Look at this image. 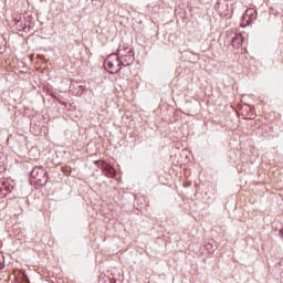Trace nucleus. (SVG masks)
<instances>
[{"instance_id":"nucleus-1","label":"nucleus","mask_w":283,"mask_h":283,"mask_svg":"<svg viewBox=\"0 0 283 283\" xmlns=\"http://www.w3.org/2000/svg\"><path fill=\"white\" fill-rule=\"evenodd\" d=\"M122 65L127 66L129 63H127L125 55H123L120 51H118L117 54H111L104 62V67L111 74H118Z\"/></svg>"},{"instance_id":"nucleus-2","label":"nucleus","mask_w":283,"mask_h":283,"mask_svg":"<svg viewBox=\"0 0 283 283\" xmlns=\"http://www.w3.org/2000/svg\"><path fill=\"white\" fill-rule=\"evenodd\" d=\"M255 19H258V11L253 8L247 9L242 17L241 28H247L248 25H251V23H253Z\"/></svg>"},{"instance_id":"nucleus-7","label":"nucleus","mask_w":283,"mask_h":283,"mask_svg":"<svg viewBox=\"0 0 283 283\" xmlns=\"http://www.w3.org/2000/svg\"><path fill=\"white\" fill-rule=\"evenodd\" d=\"M23 283H30V280L28 279V274L27 273H22V277H21Z\"/></svg>"},{"instance_id":"nucleus-3","label":"nucleus","mask_w":283,"mask_h":283,"mask_svg":"<svg viewBox=\"0 0 283 283\" xmlns=\"http://www.w3.org/2000/svg\"><path fill=\"white\" fill-rule=\"evenodd\" d=\"M31 178L41 185H45V182H48V176L43 168H33L31 171Z\"/></svg>"},{"instance_id":"nucleus-8","label":"nucleus","mask_w":283,"mask_h":283,"mask_svg":"<svg viewBox=\"0 0 283 283\" xmlns=\"http://www.w3.org/2000/svg\"><path fill=\"white\" fill-rule=\"evenodd\" d=\"M3 169H6V167L1 166V157H0V171H3Z\"/></svg>"},{"instance_id":"nucleus-4","label":"nucleus","mask_w":283,"mask_h":283,"mask_svg":"<svg viewBox=\"0 0 283 283\" xmlns=\"http://www.w3.org/2000/svg\"><path fill=\"white\" fill-rule=\"evenodd\" d=\"M242 41H243L242 34L237 33L232 38L231 43H232L233 48H240L242 45Z\"/></svg>"},{"instance_id":"nucleus-5","label":"nucleus","mask_w":283,"mask_h":283,"mask_svg":"<svg viewBox=\"0 0 283 283\" xmlns=\"http://www.w3.org/2000/svg\"><path fill=\"white\" fill-rule=\"evenodd\" d=\"M6 38L0 34V54H3L6 52Z\"/></svg>"},{"instance_id":"nucleus-9","label":"nucleus","mask_w":283,"mask_h":283,"mask_svg":"<svg viewBox=\"0 0 283 283\" xmlns=\"http://www.w3.org/2000/svg\"><path fill=\"white\" fill-rule=\"evenodd\" d=\"M209 247H211V244H208V249H209Z\"/></svg>"},{"instance_id":"nucleus-6","label":"nucleus","mask_w":283,"mask_h":283,"mask_svg":"<svg viewBox=\"0 0 283 283\" xmlns=\"http://www.w3.org/2000/svg\"><path fill=\"white\" fill-rule=\"evenodd\" d=\"M105 174L108 176V178H114V168L109 167L105 170Z\"/></svg>"}]
</instances>
